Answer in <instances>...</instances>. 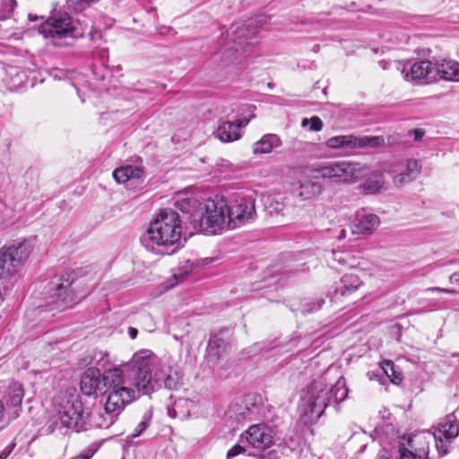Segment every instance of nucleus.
<instances>
[{"instance_id":"26","label":"nucleus","mask_w":459,"mask_h":459,"mask_svg":"<svg viewBox=\"0 0 459 459\" xmlns=\"http://www.w3.org/2000/svg\"><path fill=\"white\" fill-rule=\"evenodd\" d=\"M322 192L323 186L319 182L305 180L299 184L296 195L304 200H309L319 195Z\"/></svg>"},{"instance_id":"27","label":"nucleus","mask_w":459,"mask_h":459,"mask_svg":"<svg viewBox=\"0 0 459 459\" xmlns=\"http://www.w3.org/2000/svg\"><path fill=\"white\" fill-rule=\"evenodd\" d=\"M143 169L139 167L125 166L114 170L113 177L117 183H126L133 178H140Z\"/></svg>"},{"instance_id":"42","label":"nucleus","mask_w":459,"mask_h":459,"mask_svg":"<svg viewBox=\"0 0 459 459\" xmlns=\"http://www.w3.org/2000/svg\"><path fill=\"white\" fill-rule=\"evenodd\" d=\"M14 445L6 446L1 453H0V459H6L11 452L13 451Z\"/></svg>"},{"instance_id":"25","label":"nucleus","mask_w":459,"mask_h":459,"mask_svg":"<svg viewBox=\"0 0 459 459\" xmlns=\"http://www.w3.org/2000/svg\"><path fill=\"white\" fill-rule=\"evenodd\" d=\"M227 350L226 342L217 335L210 338L207 345V358L215 364L222 358Z\"/></svg>"},{"instance_id":"46","label":"nucleus","mask_w":459,"mask_h":459,"mask_svg":"<svg viewBox=\"0 0 459 459\" xmlns=\"http://www.w3.org/2000/svg\"><path fill=\"white\" fill-rule=\"evenodd\" d=\"M450 281L451 282H458L459 281V273H454L450 276Z\"/></svg>"},{"instance_id":"15","label":"nucleus","mask_w":459,"mask_h":459,"mask_svg":"<svg viewBox=\"0 0 459 459\" xmlns=\"http://www.w3.org/2000/svg\"><path fill=\"white\" fill-rule=\"evenodd\" d=\"M402 74L406 81H424L430 82L437 80V71H435V62L430 60H422L414 63L409 68L405 65L402 69Z\"/></svg>"},{"instance_id":"56","label":"nucleus","mask_w":459,"mask_h":459,"mask_svg":"<svg viewBox=\"0 0 459 459\" xmlns=\"http://www.w3.org/2000/svg\"><path fill=\"white\" fill-rule=\"evenodd\" d=\"M78 94H80V92H79V91H78ZM79 96H80V98H81L82 101V102H84V99H83L81 95H79Z\"/></svg>"},{"instance_id":"11","label":"nucleus","mask_w":459,"mask_h":459,"mask_svg":"<svg viewBox=\"0 0 459 459\" xmlns=\"http://www.w3.org/2000/svg\"><path fill=\"white\" fill-rule=\"evenodd\" d=\"M432 434L421 431L404 436L399 443L400 459H429V442Z\"/></svg>"},{"instance_id":"49","label":"nucleus","mask_w":459,"mask_h":459,"mask_svg":"<svg viewBox=\"0 0 459 459\" xmlns=\"http://www.w3.org/2000/svg\"><path fill=\"white\" fill-rule=\"evenodd\" d=\"M346 237V232L344 230H341V233H340V236H339V238H343Z\"/></svg>"},{"instance_id":"22","label":"nucleus","mask_w":459,"mask_h":459,"mask_svg":"<svg viewBox=\"0 0 459 459\" xmlns=\"http://www.w3.org/2000/svg\"><path fill=\"white\" fill-rule=\"evenodd\" d=\"M248 119H241L238 124L234 122H222L217 129V135L223 143L238 140L241 136L240 128L248 124Z\"/></svg>"},{"instance_id":"9","label":"nucleus","mask_w":459,"mask_h":459,"mask_svg":"<svg viewBox=\"0 0 459 459\" xmlns=\"http://www.w3.org/2000/svg\"><path fill=\"white\" fill-rule=\"evenodd\" d=\"M87 30V27L83 26L78 20H74L68 15L60 16L48 21L43 24L39 32L45 38H51L55 45H60L56 40L73 38L79 39L83 37Z\"/></svg>"},{"instance_id":"44","label":"nucleus","mask_w":459,"mask_h":459,"mask_svg":"<svg viewBox=\"0 0 459 459\" xmlns=\"http://www.w3.org/2000/svg\"><path fill=\"white\" fill-rule=\"evenodd\" d=\"M250 416V410L247 407H245L240 412L239 416L237 418L238 420L241 419H247Z\"/></svg>"},{"instance_id":"16","label":"nucleus","mask_w":459,"mask_h":459,"mask_svg":"<svg viewBox=\"0 0 459 459\" xmlns=\"http://www.w3.org/2000/svg\"><path fill=\"white\" fill-rule=\"evenodd\" d=\"M243 439L254 448L265 449L273 444V431L264 424L253 425L241 435Z\"/></svg>"},{"instance_id":"28","label":"nucleus","mask_w":459,"mask_h":459,"mask_svg":"<svg viewBox=\"0 0 459 459\" xmlns=\"http://www.w3.org/2000/svg\"><path fill=\"white\" fill-rule=\"evenodd\" d=\"M341 283L342 285L336 290V292L345 296L357 290L362 284V281L358 275L349 273L342 277Z\"/></svg>"},{"instance_id":"8","label":"nucleus","mask_w":459,"mask_h":459,"mask_svg":"<svg viewBox=\"0 0 459 459\" xmlns=\"http://www.w3.org/2000/svg\"><path fill=\"white\" fill-rule=\"evenodd\" d=\"M255 197L253 192H235L227 196L228 228L235 229L255 221Z\"/></svg>"},{"instance_id":"34","label":"nucleus","mask_w":459,"mask_h":459,"mask_svg":"<svg viewBox=\"0 0 459 459\" xmlns=\"http://www.w3.org/2000/svg\"><path fill=\"white\" fill-rule=\"evenodd\" d=\"M384 185L383 177L381 174H373L368 178L364 183V189L368 193H375L382 188Z\"/></svg>"},{"instance_id":"39","label":"nucleus","mask_w":459,"mask_h":459,"mask_svg":"<svg viewBox=\"0 0 459 459\" xmlns=\"http://www.w3.org/2000/svg\"><path fill=\"white\" fill-rule=\"evenodd\" d=\"M245 452V448L239 445V444H237L235 446H233L227 453V457L228 459L231 458V457H234V456H237L242 453Z\"/></svg>"},{"instance_id":"3","label":"nucleus","mask_w":459,"mask_h":459,"mask_svg":"<svg viewBox=\"0 0 459 459\" xmlns=\"http://www.w3.org/2000/svg\"><path fill=\"white\" fill-rule=\"evenodd\" d=\"M182 225L178 213L161 210L141 237L142 245L150 252L165 255L175 253L180 245Z\"/></svg>"},{"instance_id":"33","label":"nucleus","mask_w":459,"mask_h":459,"mask_svg":"<svg viewBox=\"0 0 459 459\" xmlns=\"http://www.w3.org/2000/svg\"><path fill=\"white\" fill-rule=\"evenodd\" d=\"M254 23V21L250 20L246 25L238 26L234 33L236 34L234 38V41L237 44L240 45L242 43V39H251L255 35V30H250L249 27H251Z\"/></svg>"},{"instance_id":"45","label":"nucleus","mask_w":459,"mask_h":459,"mask_svg":"<svg viewBox=\"0 0 459 459\" xmlns=\"http://www.w3.org/2000/svg\"><path fill=\"white\" fill-rule=\"evenodd\" d=\"M128 334H129V337L131 339H135L137 334H138V331L136 328L134 327H129L128 329Z\"/></svg>"},{"instance_id":"40","label":"nucleus","mask_w":459,"mask_h":459,"mask_svg":"<svg viewBox=\"0 0 459 459\" xmlns=\"http://www.w3.org/2000/svg\"><path fill=\"white\" fill-rule=\"evenodd\" d=\"M427 291H437V292H444V293H451V294H455L457 292L455 290H447V289H443V288H439V287L429 288V289H427Z\"/></svg>"},{"instance_id":"2","label":"nucleus","mask_w":459,"mask_h":459,"mask_svg":"<svg viewBox=\"0 0 459 459\" xmlns=\"http://www.w3.org/2000/svg\"><path fill=\"white\" fill-rule=\"evenodd\" d=\"M174 205L188 215V221L195 230L215 231L225 225L228 227L227 197L215 195L201 203L193 195L178 194Z\"/></svg>"},{"instance_id":"57","label":"nucleus","mask_w":459,"mask_h":459,"mask_svg":"<svg viewBox=\"0 0 459 459\" xmlns=\"http://www.w3.org/2000/svg\"><path fill=\"white\" fill-rule=\"evenodd\" d=\"M458 273H459V271H458Z\"/></svg>"},{"instance_id":"14","label":"nucleus","mask_w":459,"mask_h":459,"mask_svg":"<svg viewBox=\"0 0 459 459\" xmlns=\"http://www.w3.org/2000/svg\"><path fill=\"white\" fill-rule=\"evenodd\" d=\"M458 435L459 424L456 422L455 416L452 413L446 415L438 422L432 437L436 441V446L439 453L446 455L447 453L446 442L453 440Z\"/></svg>"},{"instance_id":"5","label":"nucleus","mask_w":459,"mask_h":459,"mask_svg":"<svg viewBox=\"0 0 459 459\" xmlns=\"http://www.w3.org/2000/svg\"><path fill=\"white\" fill-rule=\"evenodd\" d=\"M32 251L33 244L26 238L0 247V287L4 292L11 291L22 281Z\"/></svg>"},{"instance_id":"21","label":"nucleus","mask_w":459,"mask_h":459,"mask_svg":"<svg viewBox=\"0 0 459 459\" xmlns=\"http://www.w3.org/2000/svg\"><path fill=\"white\" fill-rule=\"evenodd\" d=\"M437 79L459 82V63L452 59L435 60Z\"/></svg>"},{"instance_id":"53","label":"nucleus","mask_w":459,"mask_h":459,"mask_svg":"<svg viewBox=\"0 0 459 459\" xmlns=\"http://www.w3.org/2000/svg\"><path fill=\"white\" fill-rule=\"evenodd\" d=\"M281 209H282V205L281 206V208L276 207V208H275V211H276V212H279V211H281Z\"/></svg>"},{"instance_id":"10","label":"nucleus","mask_w":459,"mask_h":459,"mask_svg":"<svg viewBox=\"0 0 459 459\" xmlns=\"http://www.w3.org/2000/svg\"><path fill=\"white\" fill-rule=\"evenodd\" d=\"M106 394L104 410L108 419L105 420V422L98 423L100 427L104 428H108L114 422L115 418L123 411L126 403L144 394L143 392H138L132 386L119 388L116 391H107Z\"/></svg>"},{"instance_id":"30","label":"nucleus","mask_w":459,"mask_h":459,"mask_svg":"<svg viewBox=\"0 0 459 459\" xmlns=\"http://www.w3.org/2000/svg\"><path fill=\"white\" fill-rule=\"evenodd\" d=\"M84 362L89 365L104 368L108 362V353L106 351L94 349L88 353Z\"/></svg>"},{"instance_id":"7","label":"nucleus","mask_w":459,"mask_h":459,"mask_svg":"<svg viewBox=\"0 0 459 459\" xmlns=\"http://www.w3.org/2000/svg\"><path fill=\"white\" fill-rule=\"evenodd\" d=\"M310 171L317 179L335 185L353 184L366 176V166L350 160L322 162L311 168Z\"/></svg>"},{"instance_id":"54","label":"nucleus","mask_w":459,"mask_h":459,"mask_svg":"<svg viewBox=\"0 0 459 459\" xmlns=\"http://www.w3.org/2000/svg\"><path fill=\"white\" fill-rule=\"evenodd\" d=\"M452 356L453 357H457V356H459V353H453Z\"/></svg>"},{"instance_id":"6","label":"nucleus","mask_w":459,"mask_h":459,"mask_svg":"<svg viewBox=\"0 0 459 459\" xmlns=\"http://www.w3.org/2000/svg\"><path fill=\"white\" fill-rule=\"evenodd\" d=\"M56 417L62 426L75 429L77 432L86 430L91 426L90 413L82 405L75 389L61 393L55 401Z\"/></svg>"},{"instance_id":"1","label":"nucleus","mask_w":459,"mask_h":459,"mask_svg":"<svg viewBox=\"0 0 459 459\" xmlns=\"http://www.w3.org/2000/svg\"><path fill=\"white\" fill-rule=\"evenodd\" d=\"M101 376L102 385L107 386L108 391L132 386L138 392L151 394L161 387L176 389L178 385L177 372L161 365L148 350L136 352L124 369L110 368Z\"/></svg>"},{"instance_id":"55","label":"nucleus","mask_w":459,"mask_h":459,"mask_svg":"<svg viewBox=\"0 0 459 459\" xmlns=\"http://www.w3.org/2000/svg\"><path fill=\"white\" fill-rule=\"evenodd\" d=\"M29 18H30V21L34 20V18H32L31 14H29Z\"/></svg>"},{"instance_id":"35","label":"nucleus","mask_w":459,"mask_h":459,"mask_svg":"<svg viewBox=\"0 0 459 459\" xmlns=\"http://www.w3.org/2000/svg\"><path fill=\"white\" fill-rule=\"evenodd\" d=\"M152 421V414L150 412L144 413L141 421L134 428V431L127 436V438H134L139 437L149 426Z\"/></svg>"},{"instance_id":"13","label":"nucleus","mask_w":459,"mask_h":459,"mask_svg":"<svg viewBox=\"0 0 459 459\" xmlns=\"http://www.w3.org/2000/svg\"><path fill=\"white\" fill-rule=\"evenodd\" d=\"M47 304L53 309H65L70 307L74 300V295L71 290V282L68 279H55L48 284Z\"/></svg>"},{"instance_id":"4","label":"nucleus","mask_w":459,"mask_h":459,"mask_svg":"<svg viewBox=\"0 0 459 459\" xmlns=\"http://www.w3.org/2000/svg\"><path fill=\"white\" fill-rule=\"evenodd\" d=\"M348 387L344 377H340L334 385L328 387L325 377L315 380L302 398L299 410L305 423L316 421L331 403H340L348 396Z\"/></svg>"},{"instance_id":"38","label":"nucleus","mask_w":459,"mask_h":459,"mask_svg":"<svg viewBox=\"0 0 459 459\" xmlns=\"http://www.w3.org/2000/svg\"><path fill=\"white\" fill-rule=\"evenodd\" d=\"M310 124V130L314 132H318L323 127V122L318 117H313L310 119L305 118L302 120V126H307Z\"/></svg>"},{"instance_id":"43","label":"nucleus","mask_w":459,"mask_h":459,"mask_svg":"<svg viewBox=\"0 0 459 459\" xmlns=\"http://www.w3.org/2000/svg\"><path fill=\"white\" fill-rule=\"evenodd\" d=\"M5 75H6L5 65L3 63H0V86H3Z\"/></svg>"},{"instance_id":"52","label":"nucleus","mask_w":459,"mask_h":459,"mask_svg":"<svg viewBox=\"0 0 459 459\" xmlns=\"http://www.w3.org/2000/svg\"><path fill=\"white\" fill-rule=\"evenodd\" d=\"M380 64L383 65V68L385 69V64L386 63L385 61H381Z\"/></svg>"},{"instance_id":"17","label":"nucleus","mask_w":459,"mask_h":459,"mask_svg":"<svg viewBox=\"0 0 459 459\" xmlns=\"http://www.w3.org/2000/svg\"><path fill=\"white\" fill-rule=\"evenodd\" d=\"M421 163L415 159H408L395 165L392 173L394 176V183L396 186H403L415 179L421 171Z\"/></svg>"},{"instance_id":"48","label":"nucleus","mask_w":459,"mask_h":459,"mask_svg":"<svg viewBox=\"0 0 459 459\" xmlns=\"http://www.w3.org/2000/svg\"><path fill=\"white\" fill-rule=\"evenodd\" d=\"M72 459H90V456L89 455H81L75 456V457H74Z\"/></svg>"},{"instance_id":"23","label":"nucleus","mask_w":459,"mask_h":459,"mask_svg":"<svg viewBox=\"0 0 459 459\" xmlns=\"http://www.w3.org/2000/svg\"><path fill=\"white\" fill-rule=\"evenodd\" d=\"M4 81L3 86L9 91H17L22 87L28 79L26 73L19 66L5 65Z\"/></svg>"},{"instance_id":"18","label":"nucleus","mask_w":459,"mask_h":459,"mask_svg":"<svg viewBox=\"0 0 459 459\" xmlns=\"http://www.w3.org/2000/svg\"><path fill=\"white\" fill-rule=\"evenodd\" d=\"M24 396L22 385L18 382H12L4 395L5 404L12 419H16L21 411L22 402Z\"/></svg>"},{"instance_id":"32","label":"nucleus","mask_w":459,"mask_h":459,"mask_svg":"<svg viewBox=\"0 0 459 459\" xmlns=\"http://www.w3.org/2000/svg\"><path fill=\"white\" fill-rule=\"evenodd\" d=\"M191 402L186 399H178L172 411H169L170 416L186 418L189 415V406Z\"/></svg>"},{"instance_id":"20","label":"nucleus","mask_w":459,"mask_h":459,"mask_svg":"<svg viewBox=\"0 0 459 459\" xmlns=\"http://www.w3.org/2000/svg\"><path fill=\"white\" fill-rule=\"evenodd\" d=\"M379 225V218L365 209L358 211L352 222V232L356 234L371 233Z\"/></svg>"},{"instance_id":"29","label":"nucleus","mask_w":459,"mask_h":459,"mask_svg":"<svg viewBox=\"0 0 459 459\" xmlns=\"http://www.w3.org/2000/svg\"><path fill=\"white\" fill-rule=\"evenodd\" d=\"M331 255L342 266L355 267L359 264L357 256L349 250H333Z\"/></svg>"},{"instance_id":"36","label":"nucleus","mask_w":459,"mask_h":459,"mask_svg":"<svg viewBox=\"0 0 459 459\" xmlns=\"http://www.w3.org/2000/svg\"><path fill=\"white\" fill-rule=\"evenodd\" d=\"M194 270V264L190 261L185 262L182 265H180L177 272L173 274V277L176 280L177 284L178 281L185 279L189 273Z\"/></svg>"},{"instance_id":"47","label":"nucleus","mask_w":459,"mask_h":459,"mask_svg":"<svg viewBox=\"0 0 459 459\" xmlns=\"http://www.w3.org/2000/svg\"><path fill=\"white\" fill-rule=\"evenodd\" d=\"M3 416H4V405H3L2 402L0 401V423H2ZM2 428H3V425L0 424V429Z\"/></svg>"},{"instance_id":"51","label":"nucleus","mask_w":459,"mask_h":459,"mask_svg":"<svg viewBox=\"0 0 459 459\" xmlns=\"http://www.w3.org/2000/svg\"><path fill=\"white\" fill-rule=\"evenodd\" d=\"M377 459H390V458L385 455H380V456H378Z\"/></svg>"},{"instance_id":"24","label":"nucleus","mask_w":459,"mask_h":459,"mask_svg":"<svg viewBox=\"0 0 459 459\" xmlns=\"http://www.w3.org/2000/svg\"><path fill=\"white\" fill-rule=\"evenodd\" d=\"M281 138L275 134H266L253 144L254 154H267L281 145Z\"/></svg>"},{"instance_id":"50","label":"nucleus","mask_w":459,"mask_h":459,"mask_svg":"<svg viewBox=\"0 0 459 459\" xmlns=\"http://www.w3.org/2000/svg\"><path fill=\"white\" fill-rule=\"evenodd\" d=\"M213 260H214L213 258H205L204 260V262L205 264H208L209 263L213 262Z\"/></svg>"},{"instance_id":"31","label":"nucleus","mask_w":459,"mask_h":459,"mask_svg":"<svg viewBox=\"0 0 459 459\" xmlns=\"http://www.w3.org/2000/svg\"><path fill=\"white\" fill-rule=\"evenodd\" d=\"M382 369L385 375L390 378L392 383L400 384L403 380L402 372L396 369L395 365L391 360H385L382 363Z\"/></svg>"},{"instance_id":"37","label":"nucleus","mask_w":459,"mask_h":459,"mask_svg":"<svg viewBox=\"0 0 459 459\" xmlns=\"http://www.w3.org/2000/svg\"><path fill=\"white\" fill-rule=\"evenodd\" d=\"M15 7V0H4L0 5V20L7 19Z\"/></svg>"},{"instance_id":"19","label":"nucleus","mask_w":459,"mask_h":459,"mask_svg":"<svg viewBox=\"0 0 459 459\" xmlns=\"http://www.w3.org/2000/svg\"><path fill=\"white\" fill-rule=\"evenodd\" d=\"M81 390L83 394L91 396L102 390V376L95 367L87 368L81 377Z\"/></svg>"},{"instance_id":"41","label":"nucleus","mask_w":459,"mask_h":459,"mask_svg":"<svg viewBox=\"0 0 459 459\" xmlns=\"http://www.w3.org/2000/svg\"><path fill=\"white\" fill-rule=\"evenodd\" d=\"M415 141H420L423 137L424 132L421 129H413L411 132Z\"/></svg>"},{"instance_id":"12","label":"nucleus","mask_w":459,"mask_h":459,"mask_svg":"<svg viewBox=\"0 0 459 459\" xmlns=\"http://www.w3.org/2000/svg\"><path fill=\"white\" fill-rule=\"evenodd\" d=\"M382 136L337 135L326 140L325 145L330 149H341L351 153L357 149H371L384 144Z\"/></svg>"}]
</instances>
